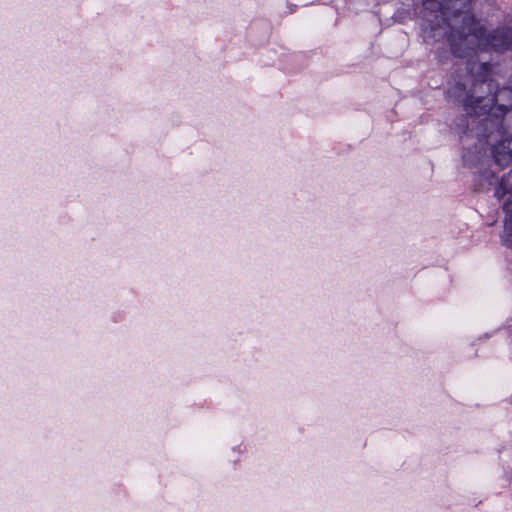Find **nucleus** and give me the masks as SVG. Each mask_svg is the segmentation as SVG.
Wrapping results in <instances>:
<instances>
[{
	"mask_svg": "<svg viewBox=\"0 0 512 512\" xmlns=\"http://www.w3.org/2000/svg\"><path fill=\"white\" fill-rule=\"evenodd\" d=\"M495 194L498 198H503L507 194L509 195V198L504 203V210L507 214V218L505 220L504 242L507 243L508 237L512 238V169L505 177L502 178Z\"/></svg>",
	"mask_w": 512,
	"mask_h": 512,
	"instance_id": "nucleus-1",
	"label": "nucleus"
},
{
	"mask_svg": "<svg viewBox=\"0 0 512 512\" xmlns=\"http://www.w3.org/2000/svg\"><path fill=\"white\" fill-rule=\"evenodd\" d=\"M494 158L501 166L512 159V138L506 139L495 146Z\"/></svg>",
	"mask_w": 512,
	"mask_h": 512,
	"instance_id": "nucleus-2",
	"label": "nucleus"
}]
</instances>
